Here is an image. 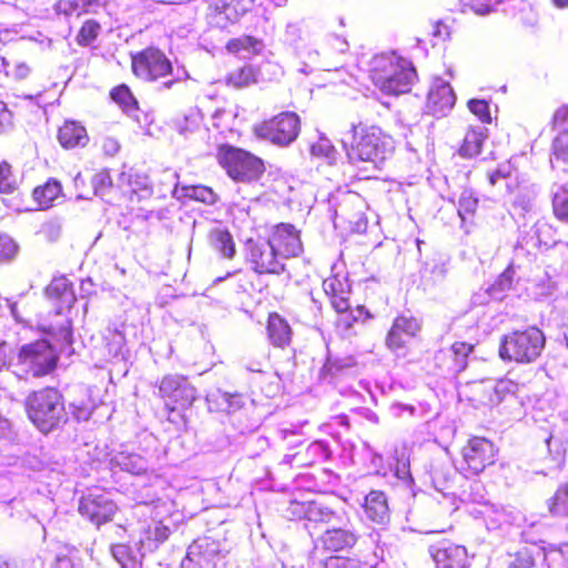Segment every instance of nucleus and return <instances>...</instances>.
Returning a JSON list of instances; mask_svg holds the SVG:
<instances>
[{"label":"nucleus","mask_w":568,"mask_h":568,"mask_svg":"<svg viewBox=\"0 0 568 568\" xmlns=\"http://www.w3.org/2000/svg\"><path fill=\"white\" fill-rule=\"evenodd\" d=\"M469 111L483 123L493 121L489 102L483 99H471L467 102Z\"/></svg>","instance_id":"47"},{"label":"nucleus","mask_w":568,"mask_h":568,"mask_svg":"<svg viewBox=\"0 0 568 568\" xmlns=\"http://www.w3.org/2000/svg\"><path fill=\"white\" fill-rule=\"evenodd\" d=\"M110 97L124 112L139 109V102L126 84H119L110 91Z\"/></svg>","instance_id":"35"},{"label":"nucleus","mask_w":568,"mask_h":568,"mask_svg":"<svg viewBox=\"0 0 568 568\" xmlns=\"http://www.w3.org/2000/svg\"><path fill=\"white\" fill-rule=\"evenodd\" d=\"M0 568H10L8 562H3V565H0Z\"/></svg>","instance_id":"62"},{"label":"nucleus","mask_w":568,"mask_h":568,"mask_svg":"<svg viewBox=\"0 0 568 568\" xmlns=\"http://www.w3.org/2000/svg\"><path fill=\"white\" fill-rule=\"evenodd\" d=\"M79 514L95 527H101L114 520L119 506L105 494L90 493L79 500Z\"/></svg>","instance_id":"15"},{"label":"nucleus","mask_w":568,"mask_h":568,"mask_svg":"<svg viewBox=\"0 0 568 568\" xmlns=\"http://www.w3.org/2000/svg\"><path fill=\"white\" fill-rule=\"evenodd\" d=\"M221 9L227 19H236L239 16L250 10L253 0H220Z\"/></svg>","instance_id":"45"},{"label":"nucleus","mask_w":568,"mask_h":568,"mask_svg":"<svg viewBox=\"0 0 568 568\" xmlns=\"http://www.w3.org/2000/svg\"><path fill=\"white\" fill-rule=\"evenodd\" d=\"M291 511L295 519H305L310 523L322 524L328 527L343 523L341 514L316 501H293L291 504Z\"/></svg>","instance_id":"19"},{"label":"nucleus","mask_w":568,"mask_h":568,"mask_svg":"<svg viewBox=\"0 0 568 568\" xmlns=\"http://www.w3.org/2000/svg\"><path fill=\"white\" fill-rule=\"evenodd\" d=\"M217 161L235 182L250 183L261 179L265 172V165L261 158L230 144L219 146Z\"/></svg>","instance_id":"8"},{"label":"nucleus","mask_w":568,"mask_h":568,"mask_svg":"<svg viewBox=\"0 0 568 568\" xmlns=\"http://www.w3.org/2000/svg\"><path fill=\"white\" fill-rule=\"evenodd\" d=\"M363 509L366 517L376 524L389 521L390 514L386 495L382 490H372L364 498Z\"/></svg>","instance_id":"26"},{"label":"nucleus","mask_w":568,"mask_h":568,"mask_svg":"<svg viewBox=\"0 0 568 568\" xmlns=\"http://www.w3.org/2000/svg\"><path fill=\"white\" fill-rule=\"evenodd\" d=\"M501 0H469V8L477 14L485 16L496 9Z\"/></svg>","instance_id":"50"},{"label":"nucleus","mask_w":568,"mask_h":568,"mask_svg":"<svg viewBox=\"0 0 568 568\" xmlns=\"http://www.w3.org/2000/svg\"><path fill=\"white\" fill-rule=\"evenodd\" d=\"M195 191H200L201 193L206 191V189H196Z\"/></svg>","instance_id":"64"},{"label":"nucleus","mask_w":568,"mask_h":568,"mask_svg":"<svg viewBox=\"0 0 568 568\" xmlns=\"http://www.w3.org/2000/svg\"><path fill=\"white\" fill-rule=\"evenodd\" d=\"M131 71L140 80L154 82L170 75L172 62L155 47H146L131 54Z\"/></svg>","instance_id":"9"},{"label":"nucleus","mask_w":568,"mask_h":568,"mask_svg":"<svg viewBox=\"0 0 568 568\" xmlns=\"http://www.w3.org/2000/svg\"><path fill=\"white\" fill-rule=\"evenodd\" d=\"M102 24L95 19L83 21L75 36V42L79 47L91 45L100 36Z\"/></svg>","instance_id":"37"},{"label":"nucleus","mask_w":568,"mask_h":568,"mask_svg":"<svg viewBox=\"0 0 568 568\" xmlns=\"http://www.w3.org/2000/svg\"><path fill=\"white\" fill-rule=\"evenodd\" d=\"M474 344L467 342H454L448 349L465 369L468 364V357L474 352Z\"/></svg>","instance_id":"49"},{"label":"nucleus","mask_w":568,"mask_h":568,"mask_svg":"<svg viewBox=\"0 0 568 568\" xmlns=\"http://www.w3.org/2000/svg\"><path fill=\"white\" fill-rule=\"evenodd\" d=\"M10 31L8 29H0V43H6L8 41V37Z\"/></svg>","instance_id":"59"},{"label":"nucleus","mask_w":568,"mask_h":568,"mask_svg":"<svg viewBox=\"0 0 568 568\" xmlns=\"http://www.w3.org/2000/svg\"><path fill=\"white\" fill-rule=\"evenodd\" d=\"M170 532L166 525L162 521H155L143 529L140 544L149 549H156L169 539Z\"/></svg>","instance_id":"29"},{"label":"nucleus","mask_w":568,"mask_h":568,"mask_svg":"<svg viewBox=\"0 0 568 568\" xmlns=\"http://www.w3.org/2000/svg\"><path fill=\"white\" fill-rule=\"evenodd\" d=\"M52 568H72V564L68 558H59Z\"/></svg>","instance_id":"57"},{"label":"nucleus","mask_w":568,"mask_h":568,"mask_svg":"<svg viewBox=\"0 0 568 568\" xmlns=\"http://www.w3.org/2000/svg\"><path fill=\"white\" fill-rule=\"evenodd\" d=\"M450 26L443 20L436 21L432 27V36L438 42H444L450 38Z\"/></svg>","instance_id":"51"},{"label":"nucleus","mask_w":568,"mask_h":568,"mask_svg":"<svg viewBox=\"0 0 568 568\" xmlns=\"http://www.w3.org/2000/svg\"><path fill=\"white\" fill-rule=\"evenodd\" d=\"M321 568H366L357 557L332 555L321 561Z\"/></svg>","instance_id":"42"},{"label":"nucleus","mask_w":568,"mask_h":568,"mask_svg":"<svg viewBox=\"0 0 568 568\" xmlns=\"http://www.w3.org/2000/svg\"><path fill=\"white\" fill-rule=\"evenodd\" d=\"M26 413L32 424L48 434L67 422L63 395L52 386L31 392L24 403Z\"/></svg>","instance_id":"4"},{"label":"nucleus","mask_w":568,"mask_h":568,"mask_svg":"<svg viewBox=\"0 0 568 568\" xmlns=\"http://www.w3.org/2000/svg\"><path fill=\"white\" fill-rule=\"evenodd\" d=\"M26 53L27 48L24 43L14 41L10 43L6 54L1 57V64L7 78L17 83L33 85L34 89H37V94H39L42 84L37 83V75L33 68L23 60Z\"/></svg>","instance_id":"12"},{"label":"nucleus","mask_w":568,"mask_h":568,"mask_svg":"<svg viewBox=\"0 0 568 568\" xmlns=\"http://www.w3.org/2000/svg\"><path fill=\"white\" fill-rule=\"evenodd\" d=\"M554 6L557 8H567L568 7V0H551Z\"/></svg>","instance_id":"60"},{"label":"nucleus","mask_w":568,"mask_h":568,"mask_svg":"<svg viewBox=\"0 0 568 568\" xmlns=\"http://www.w3.org/2000/svg\"><path fill=\"white\" fill-rule=\"evenodd\" d=\"M372 317L371 312L364 305H358L355 308L351 307V311L341 315L337 325L344 329H351L357 322H365Z\"/></svg>","instance_id":"41"},{"label":"nucleus","mask_w":568,"mask_h":568,"mask_svg":"<svg viewBox=\"0 0 568 568\" xmlns=\"http://www.w3.org/2000/svg\"><path fill=\"white\" fill-rule=\"evenodd\" d=\"M245 252L246 260L256 274L280 275L285 272L282 257L267 240L248 239L245 242Z\"/></svg>","instance_id":"11"},{"label":"nucleus","mask_w":568,"mask_h":568,"mask_svg":"<svg viewBox=\"0 0 568 568\" xmlns=\"http://www.w3.org/2000/svg\"><path fill=\"white\" fill-rule=\"evenodd\" d=\"M7 354L4 351V343L0 344V369L6 365L7 363Z\"/></svg>","instance_id":"58"},{"label":"nucleus","mask_w":568,"mask_h":568,"mask_svg":"<svg viewBox=\"0 0 568 568\" xmlns=\"http://www.w3.org/2000/svg\"><path fill=\"white\" fill-rule=\"evenodd\" d=\"M473 390L479 395L477 398L479 404L495 407L513 402L516 398L518 384L511 379H500L493 388L476 384Z\"/></svg>","instance_id":"21"},{"label":"nucleus","mask_w":568,"mask_h":568,"mask_svg":"<svg viewBox=\"0 0 568 568\" xmlns=\"http://www.w3.org/2000/svg\"><path fill=\"white\" fill-rule=\"evenodd\" d=\"M456 101L455 92L447 82L434 83L427 94L426 109L436 118L447 115L454 108Z\"/></svg>","instance_id":"22"},{"label":"nucleus","mask_w":568,"mask_h":568,"mask_svg":"<svg viewBox=\"0 0 568 568\" xmlns=\"http://www.w3.org/2000/svg\"><path fill=\"white\" fill-rule=\"evenodd\" d=\"M95 193L103 192L106 189L111 187L112 179L108 172H99L93 176L92 180Z\"/></svg>","instance_id":"52"},{"label":"nucleus","mask_w":568,"mask_h":568,"mask_svg":"<svg viewBox=\"0 0 568 568\" xmlns=\"http://www.w3.org/2000/svg\"><path fill=\"white\" fill-rule=\"evenodd\" d=\"M12 123V114L4 102H0V132L4 131Z\"/></svg>","instance_id":"54"},{"label":"nucleus","mask_w":568,"mask_h":568,"mask_svg":"<svg viewBox=\"0 0 568 568\" xmlns=\"http://www.w3.org/2000/svg\"><path fill=\"white\" fill-rule=\"evenodd\" d=\"M535 557L532 551L524 547L510 556V560L506 568H534Z\"/></svg>","instance_id":"46"},{"label":"nucleus","mask_w":568,"mask_h":568,"mask_svg":"<svg viewBox=\"0 0 568 568\" xmlns=\"http://www.w3.org/2000/svg\"><path fill=\"white\" fill-rule=\"evenodd\" d=\"M262 40L252 36L233 38L226 43V50L230 53H240L244 51L251 54H258L262 50Z\"/></svg>","instance_id":"36"},{"label":"nucleus","mask_w":568,"mask_h":568,"mask_svg":"<svg viewBox=\"0 0 568 568\" xmlns=\"http://www.w3.org/2000/svg\"><path fill=\"white\" fill-rule=\"evenodd\" d=\"M19 251L20 246L17 240L6 232H0V264L14 261Z\"/></svg>","instance_id":"40"},{"label":"nucleus","mask_w":568,"mask_h":568,"mask_svg":"<svg viewBox=\"0 0 568 568\" xmlns=\"http://www.w3.org/2000/svg\"><path fill=\"white\" fill-rule=\"evenodd\" d=\"M160 396L169 412L184 410L195 399L194 388L180 375H166L159 384Z\"/></svg>","instance_id":"13"},{"label":"nucleus","mask_w":568,"mask_h":568,"mask_svg":"<svg viewBox=\"0 0 568 568\" xmlns=\"http://www.w3.org/2000/svg\"><path fill=\"white\" fill-rule=\"evenodd\" d=\"M59 355L45 339H38L19 348L16 375L20 379L42 378L52 374L58 366Z\"/></svg>","instance_id":"6"},{"label":"nucleus","mask_w":568,"mask_h":568,"mask_svg":"<svg viewBox=\"0 0 568 568\" xmlns=\"http://www.w3.org/2000/svg\"><path fill=\"white\" fill-rule=\"evenodd\" d=\"M510 170L497 169L489 175V182L491 185H495L498 182V180L507 179L510 176Z\"/></svg>","instance_id":"55"},{"label":"nucleus","mask_w":568,"mask_h":568,"mask_svg":"<svg viewBox=\"0 0 568 568\" xmlns=\"http://www.w3.org/2000/svg\"><path fill=\"white\" fill-rule=\"evenodd\" d=\"M498 459L499 447L494 440L470 435L459 448L457 469L465 478H473L496 465Z\"/></svg>","instance_id":"7"},{"label":"nucleus","mask_w":568,"mask_h":568,"mask_svg":"<svg viewBox=\"0 0 568 568\" xmlns=\"http://www.w3.org/2000/svg\"><path fill=\"white\" fill-rule=\"evenodd\" d=\"M130 197L133 199L135 195L138 200L150 197L153 194V187L148 176L145 175H130Z\"/></svg>","instance_id":"43"},{"label":"nucleus","mask_w":568,"mask_h":568,"mask_svg":"<svg viewBox=\"0 0 568 568\" xmlns=\"http://www.w3.org/2000/svg\"><path fill=\"white\" fill-rule=\"evenodd\" d=\"M485 139L486 135L481 130L468 129L464 135L462 144L459 145V155L465 159L477 156L481 152Z\"/></svg>","instance_id":"31"},{"label":"nucleus","mask_w":568,"mask_h":568,"mask_svg":"<svg viewBox=\"0 0 568 568\" xmlns=\"http://www.w3.org/2000/svg\"><path fill=\"white\" fill-rule=\"evenodd\" d=\"M172 83H173L172 81H169V82L165 83V85L170 87V85H172Z\"/></svg>","instance_id":"63"},{"label":"nucleus","mask_w":568,"mask_h":568,"mask_svg":"<svg viewBox=\"0 0 568 568\" xmlns=\"http://www.w3.org/2000/svg\"><path fill=\"white\" fill-rule=\"evenodd\" d=\"M217 409L226 414L234 413L243 406V396L241 394L224 393L216 402Z\"/></svg>","instance_id":"48"},{"label":"nucleus","mask_w":568,"mask_h":568,"mask_svg":"<svg viewBox=\"0 0 568 568\" xmlns=\"http://www.w3.org/2000/svg\"><path fill=\"white\" fill-rule=\"evenodd\" d=\"M63 196L62 184L54 178H49L43 184L37 185L32 190V199L39 210H49L54 202Z\"/></svg>","instance_id":"27"},{"label":"nucleus","mask_w":568,"mask_h":568,"mask_svg":"<svg viewBox=\"0 0 568 568\" xmlns=\"http://www.w3.org/2000/svg\"><path fill=\"white\" fill-rule=\"evenodd\" d=\"M257 71L251 65H244L233 70L226 75V83L234 88L248 87L256 82Z\"/></svg>","instance_id":"39"},{"label":"nucleus","mask_w":568,"mask_h":568,"mask_svg":"<svg viewBox=\"0 0 568 568\" xmlns=\"http://www.w3.org/2000/svg\"><path fill=\"white\" fill-rule=\"evenodd\" d=\"M21 179L13 164L8 160L0 161V195H13L19 192Z\"/></svg>","instance_id":"30"},{"label":"nucleus","mask_w":568,"mask_h":568,"mask_svg":"<svg viewBox=\"0 0 568 568\" xmlns=\"http://www.w3.org/2000/svg\"><path fill=\"white\" fill-rule=\"evenodd\" d=\"M369 79L383 94L398 97L412 91L417 72L410 61L396 53H382L372 60Z\"/></svg>","instance_id":"2"},{"label":"nucleus","mask_w":568,"mask_h":568,"mask_svg":"<svg viewBox=\"0 0 568 568\" xmlns=\"http://www.w3.org/2000/svg\"><path fill=\"white\" fill-rule=\"evenodd\" d=\"M322 287L337 314L344 315L351 311V285L344 276L332 274L324 278Z\"/></svg>","instance_id":"20"},{"label":"nucleus","mask_w":568,"mask_h":568,"mask_svg":"<svg viewBox=\"0 0 568 568\" xmlns=\"http://www.w3.org/2000/svg\"><path fill=\"white\" fill-rule=\"evenodd\" d=\"M103 146L106 149L109 153H114L119 150L120 145L114 139H106L104 141Z\"/></svg>","instance_id":"56"},{"label":"nucleus","mask_w":568,"mask_h":568,"mask_svg":"<svg viewBox=\"0 0 568 568\" xmlns=\"http://www.w3.org/2000/svg\"><path fill=\"white\" fill-rule=\"evenodd\" d=\"M545 345L544 332L537 326H528L503 335L498 346V355L504 362L529 364L541 355Z\"/></svg>","instance_id":"5"},{"label":"nucleus","mask_w":568,"mask_h":568,"mask_svg":"<svg viewBox=\"0 0 568 568\" xmlns=\"http://www.w3.org/2000/svg\"><path fill=\"white\" fill-rule=\"evenodd\" d=\"M215 252L222 258L232 260L235 256L236 247L233 236L229 231H220L215 236Z\"/></svg>","instance_id":"44"},{"label":"nucleus","mask_w":568,"mask_h":568,"mask_svg":"<svg viewBox=\"0 0 568 568\" xmlns=\"http://www.w3.org/2000/svg\"><path fill=\"white\" fill-rule=\"evenodd\" d=\"M389 136L377 125L353 124L342 140L349 164L357 168L359 180H369L381 171L390 152Z\"/></svg>","instance_id":"1"},{"label":"nucleus","mask_w":568,"mask_h":568,"mask_svg":"<svg viewBox=\"0 0 568 568\" xmlns=\"http://www.w3.org/2000/svg\"><path fill=\"white\" fill-rule=\"evenodd\" d=\"M419 331L420 323L417 318L398 315L386 334L385 345L392 352L404 349Z\"/></svg>","instance_id":"18"},{"label":"nucleus","mask_w":568,"mask_h":568,"mask_svg":"<svg viewBox=\"0 0 568 568\" xmlns=\"http://www.w3.org/2000/svg\"><path fill=\"white\" fill-rule=\"evenodd\" d=\"M301 119L292 111H284L255 126V133L277 145H287L300 134Z\"/></svg>","instance_id":"10"},{"label":"nucleus","mask_w":568,"mask_h":568,"mask_svg":"<svg viewBox=\"0 0 568 568\" xmlns=\"http://www.w3.org/2000/svg\"><path fill=\"white\" fill-rule=\"evenodd\" d=\"M550 126L557 132L550 144V161L568 165V105L555 110Z\"/></svg>","instance_id":"17"},{"label":"nucleus","mask_w":568,"mask_h":568,"mask_svg":"<svg viewBox=\"0 0 568 568\" xmlns=\"http://www.w3.org/2000/svg\"><path fill=\"white\" fill-rule=\"evenodd\" d=\"M428 552L435 568H470V557L465 546L444 537L434 538Z\"/></svg>","instance_id":"14"},{"label":"nucleus","mask_w":568,"mask_h":568,"mask_svg":"<svg viewBox=\"0 0 568 568\" xmlns=\"http://www.w3.org/2000/svg\"><path fill=\"white\" fill-rule=\"evenodd\" d=\"M267 241L282 258L297 257L303 252L301 231L291 223H278L274 225Z\"/></svg>","instance_id":"16"},{"label":"nucleus","mask_w":568,"mask_h":568,"mask_svg":"<svg viewBox=\"0 0 568 568\" xmlns=\"http://www.w3.org/2000/svg\"><path fill=\"white\" fill-rule=\"evenodd\" d=\"M311 155L324 163L334 164L337 155V150L334 144L326 138H320L311 144Z\"/></svg>","instance_id":"38"},{"label":"nucleus","mask_w":568,"mask_h":568,"mask_svg":"<svg viewBox=\"0 0 568 568\" xmlns=\"http://www.w3.org/2000/svg\"><path fill=\"white\" fill-rule=\"evenodd\" d=\"M478 209V199L471 191H464L458 201V215L462 221V227L466 233L476 224V212Z\"/></svg>","instance_id":"28"},{"label":"nucleus","mask_w":568,"mask_h":568,"mask_svg":"<svg viewBox=\"0 0 568 568\" xmlns=\"http://www.w3.org/2000/svg\"><path fill=\"white\" fill-rule=\"evenodd\" d=\"M514 280V270L511 267H507L497 280V285L501 290H509L511 288Z\"/></svg>","instance_id":"53"},{"label":"nucleus","mask_w":568,"mask_h":568,"mask_svg":"<svg viewBox=\"0 0 568 568\" xmlns=\"http://www.w3.org/2000/svg\"><path fill=\"white\" fill-rule=\"evenodd\" d=\"M57 141L63 150L84 149L90 136L84 124L78 120L68 119L57 130Z\"/></svg>","instance_id":"24"},{"label":"nucleus","mask_w":568,"mask_h":568,"mask_svg":"<svg viewBox=\"0 0 568 568\" xmlns=\"http://www.w3.org/2000/svg\"><path fill=\"white\" fill-rule=\"evenodd\" d=\"M551 212L557 221L568 224V182L557 185L552 191Z\"/></svg>","instance_id":"32"},{"label":"nucleus","mask_w":568,"mask_h":568,"mask_svg":"<svg viewBox=\"0 0 568 568\" xmlns=\"http://www.w3.org/2000/svg\"><path fill=\"white\" fill-rule=\"evenodd\" d=\"M100 0H59L55 3V10L59 14L67 17H80L91 12L93 6H98Z\"/></svg>","instance_id":"33"},{"label":"nucleus","mask_w":568,"mask_h":568,"mask_svg":"<svg viewBox=\"0 0 568 568\" xmlns=\"http://www.w3.org/2000/svg\"><path fill=\"white\" fill-rule=\"evenodd\" d=\"M266 334L270 343L284 349L290 346L293 337V329L290 323L278 313L272 312L266 321Z\"/></svg>","instance_id":"25"},{"label":"nucleus","mask_w":568,"mask_h":568,"mask_svg":"<svg viewBox=\"0 0 568 568\" xmlns=\"http://www.w3.org/2000/svg\"><path fill=\"white\" fill-rule=\"evenodd\" d=\"M432 364L435 369L442 373L458 374L464 371L448 348L437 351L432 358Z\"/></svg>","instance_id":"34"},{"label":"nucleus","mask_w":568,"mask_h":568,"mask_svg":"<svg viewBox=\"0 0 568 568\" xmlns=\"http://www.w3.org/2000/svg\"><path fill=\"white\" fill-rule=\"evenodd\" d=\"M318 540L325 552L333 554L352 549L356 545L358 536L354 529L334 525L325 529Z\"/></svg>","instance_id":"23"},{"label":"nucleus","mask_w":568,"mask_h":568,"mask_svg":"<svg viewBox=\"0 0 568 568\" xmlns=\"http://www.w3.org/2000/svg\"><path fill=\"white\" fill-rule=\"evenodd\" d=\"M124 466L128 467V464L124 463ZM129 470V468H126ZM130 471L134 473V474H141L144 471V467L143 466H139V467H135L133 469H130Z\"/></svg>","instance_id":"61"},{"label":"nucleus","mask_w":568,"mask_h":568,"mask_svg":"<svg viewBox=\"0 0 568 568\" xmlns=\"http://www.w3.org/2000/svg\"><path fill=\"white\" fill-rule=\"evenodd\" d=\"M44 294L52 304V310L41 315L38 327L49 335H71L72 322L68 316L75 294L73 284L65 276L54 277L45 287Z\"/></svg>","instance_id":"3"}]
</instances>
